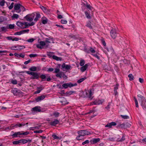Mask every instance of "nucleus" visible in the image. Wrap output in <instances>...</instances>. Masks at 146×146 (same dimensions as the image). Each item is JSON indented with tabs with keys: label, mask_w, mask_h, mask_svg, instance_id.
I'll return each mask as SVG.
<instances>
[{
	"label": "nucleus",
	"mask_w": 146,
	"mask_h": 146,
	"mask_svg": "<svg viewBox=\"0 0 146 146\" xmlns=\"http://www.w3.org/2000/svg\"><path fill=\"white\" fill-rule=\"evenodd\" d=\"M26 10V9L22 5H21V7L19 9V10L17 11L16 12L19 13L21 12V11H24Z\"/></svg>",
	"instance_id": "nucleus-26"
},
{
	"label": "nucleus",
	"mask_w": 146,
	"mask_h": 146,
	"mask_svg": "<svg viewBox=\"0 0 146 146\" xmlns=\"http://www.w3.org/2000/svg\"><path fill=\"white\" fill-rule=\"evenodd\" d=\"M74 92H75L74 91H70L69 92H67L66 93L64 92L63 93L64 94H65L66 96H68V95H70L74 93Z\"/></svg>",
	"instance_id": "nucleus-28"
},
{
	"label": "nucleus",
	"mask_w": 146,
	"mask_h": 146,
	"mask_svg": "<svg viewBox=\"0 0 146 146\" xmlns=\"http://www.w3.org/2000/svg\"><path fill=\"white\" fill-rule=\"evenodd\" d=\"M41 108L40 106H35L32 108L31 111L34 112H41V110L40 109Z\"/></svg>",
	"instance_id": "nucleus-18"
},
{
	"label": "nucleus",
	"mask_w": 146,
	"mask_h": 146,
	"mask_svg": "<svg viewBox=\"0 0 146 146\" xmlns=\"http://www.w3.org/2000/svg\"><path fill=\"white\" fill-rule=\"evenodd\" d=\"M46 77L47 78H46V81H51L52 79L50 76H48L49 75V74H46Z\"/></svg>",
	"instance_id": "nucleus-54"
},
{
	"label": "nucleus",
	"mask_w": 146,
	"mask_h": 146,
	"mask_svg": "<svg viewBox=\"0 0 146 146\" xmlns=\"http://www.w3.org/2000/svg\"><path fill=\"white\" fill-rule=\"evenodd\" d=\"M93 90V88H92L89 90L88 93L87 92H86V97L90 100H92L94 98V96H92L93 95L92 93V91Z\"/></svg>",
	"instance_id": "nucleus-7"
},
{
	"label": "nucleus",
	"mask_w": 146,
	"mask_h": 146,
	"mask_svg": "<svg viewBox=\"0 0 146 146\" xmlns=\"http://www.w3.org/2000/svg\"><path fill=\"white\" fill-rule=\"evenodd\" d=\"M5 1L4 0H2L0 2V5L1 6H3L5 4Z\"/></svg>",
	"instance_id": "nucleus-61"
},
{
	"label": "nucleus",
	"mask_w": 146,
	"mask_h": 146,
	"mask_svg": "<svg viewBox=\"0 0 146 146\" xmlns=\"http://www.w3.org/2000/svg\"><path fill=\"white\" fill-rule=\"evenodd\" d=\"M61 77H62L64 79H67L68 78L67 76H66L64 72H61Z\"/></svg>",
	"instance_id": "nucleus-50"
},
{
	"label": "nucleus",
	"mask_w": 146,
	"mask_h": 146,
	"mask_svg": "<svg viewBox=\"0 0 146 146\" xmlns=\"http://www.w3.org/2000/svg\"><path fill=\"white\" fill-rule=\"evenodd\" d=\"M60 113L56 111H55L53 113V115L54 116V117H58Z\"/></svg>",
	"instance_id": "nucleus-40"
},
{
	"label": "nucleus",
	"mask_w": 146,
	"mask_h": 146,
	"mask_svg": "<svg viewBox=\"0 0 146 146\" xmlns=\"http://www.w3.org/2000/svg\"><path fill=\"white\" fill-rule=\"evenodd\" d=\"M40 8L42 10L44 13L46 14H49L50 12V11L49 9H48L46 7L42 5L40 6Z\"/></svg>",
	"instance_id": "nucleus-13"
},
{
	"label": "nucleus",
	"mask_w": 146,
	"mask_h": 146,
	"mask_svg": "<svg viewBox=\"0 0 146 146\" xmlns=\"http://www.w3.org/2000/svg\"><path fill=\"white\" fill-rule=\"evenodd\" d=\"M61 67V69L63 70H69L72 68V67L70 65L66 64L64 63L62 64Z\"/></svg>",
	"instance_id": "nucleus-8"
},
{
	"label": "nucleus",
	"mask_w": 146,
	"mask_h": 146,
	"mask_svg": "<svg viewBox=\"0 0 146 146\" xmlns=\"http://www.w3.org/2000/svg\"><path fill=\"white\" fill-rule=\"evenodd\" d=\"M137 96L141 105L146 113V99L145 97L140 94H138Z\"/></svg>",
	"instance_id": "nucleus-1"
},
{
	"label": "nucleus",
	"mask_w": 146,
	"mask_h": 146,
	"mask_svg": "<svg viewBox=\"0 0 146 146\" xmlns=\"http://www.w3.org/2000/svg\"><path fill=\"white\" fill-rule=\"evenodd\" d=\"M12 17L13 18L17 19L19 17V15L17 14H13Z\"/></svg>",
	"instance_id": "nucleus-60"
},
{
	"label": "nucleus",
	"mask_w": 146,
	"mask_h": 146,
	"mask_svg": "<svg viewBox=\"0 0 146 146\" xmlns=\"http://www.w3.org/2000/svg\"><path fill=\"white\" fill-rule=\"evenodd\" d=\"M116 124L117 123L116 122H112L110 123H108L105 125V127H108L109 128H111V127L112 126H115L116 125Z\"/></svg>",
	"instance_id": "nucleus-16"
},
{
	"label": "nucleus",
	"mask_w": 146,
	"mask_h": 146,
	"mask_svg": "<svg viewBox=\"0 0 146 146\" xmlns=\"http://www.w3.org/2000/svg\"><path fill=\"white\" fill-rule=\"evenodd\" d=\"M43 132L42 130L40 129L38 130H35L34 131V133H41Z\"/></svg>",
	"instance_id": "nucleus-57"
},
{
	"label": "nucleus",
	"mask_w": 146,
	"mask_h": 146,
	"mask_svg": "<svg viewBox=\"0 0 146 146\" xmlns=\"http://www.w3.org/2000/svg\"><path fill=\"white\" fill-rule=\"evenodd\" d=\"M35 15V13H33L31 14H29L27 15L24 17V18L27 21H32L33 20Z\"/></svg>",
	"instance_id": "nucleus-5"
},
{
	"label": "nucleus",
	"mask_w": 146,
	"mask_h": 146,
	"mask_svg": "<svg viewBox=\"0 0 146 146\" xmlns=\"http://www.w3.org/2000/svg\"><path fill=\"white\" fill-rule=\"evenodd\" d=\"M84 13L86 17L88 19H91L92 17L91 16L90 12L89 10L86 11Z\"/></svg>",
	"instance_id": "nucleus-19"
},
{
	"label": "nucleus",
	"mask_w": 146,
	"mask_h": 146,
	"mask_svg": "<svg viewBox=\"0 0 146 146\" xmlns=\"http://www.w3.org/2000/svg\"><path fill=\"white\" fill-rule=\"evenodd\" d=\"M18 45L19 46L17 47L18 50H21L25 48V46H21L19 45Z\"/></svg>",
	"instance_id": "nucleus-43"
},
{
	"label": "nucleus",
	"mask_w": 146,
	"mask_h": 146,
	"mask_svg": "<svg viewBox=\"0 0 146 146\" xmlns=\"http://www.w3.org/2000/svg\"><path fill=\"white\" fill-rule=\"evenodd\" d=\"M101 41L102 43V44L104 46H106V43L105 42V40L104 38H102L101 39Z\"/></svg>",
	"instance_id": "nucleus-49"
},
{
	"label": "nucleus",
	"mask_w": 146,
	"mask_h": 146,
	"mask_svg": "<svg viewBox=\"0 0 146 146\" xmlns=\"http://www.w3.org/2000/svg\"><path fill=\"white\" fill-rule=\"evenodd\" d=\"M11 82L13 84H16L17 83V81L16 80H12L11 81Z\"/></svg>",
	"instance_id": "nucleus-55"
},
{
	"label": "nucleus",
	"mask_w": 146,
	"mask_h": 146,
	"mask_svg": "<svg viewBox=\"0 0 146 146\" xmlns=\"http://www.w3.org/2000/svg\"><path fill=\"white\" fill-rule=\"evenodd\" d=\"M89 64V63L86 64L84 66H82L81 67V71L82 72H84L88 68V66Z\"/></svg>",
	"instance_id": "nucleus-20"
},
{
	"label": "nucleus",
	"mask_w": 146,
	"mask_h": 146,
	"mask_svg": "<svg viewBox=\"0 0 146 146\" xmlns=\"http://www.w3.org/2000/svg\"><path fill=\"white\" fill-rule=\"evenodd\" d=\"M29 131H26L24 132L23 131H18L14 133L13 134L11 135V136L13 138H17L20 137V135H27L29 134Z\"/></svg>",
	"instance_id": "nucleus-2"
},
{
	"label": "nucleus",
	"mask_w": 146,
	"mask_h": 146,
	"mask_svg": "<svg viewBox=\"0 0 146 146\" xmlns=\"http://www.w3.org/2000/svg\"><path fill=\"white\" fill-rule=\"evenodd\" d=\"M125 124L124 123L120 124L117 126V128H125Z\"/></svg>",
	"instance_id": "nucleus-29"
},
{
	"label": "nucleus",
	"mask_w": 146,
	"mask_h": 146,
	"mask_svg": "<svg viewBox=\"0 0 146 146\" xmlns=\"http://www.w3.org/2000/svg\"><path fill=\"white\" fill-rule=\"evenodd\" d=\"M19 46V45H17L16 46H12L11 47V49L13 50H18V48H17Z\"/></svg>",
	"instance_id": "nucleus-35"
},
{
	"label": "nucleus",
	"mask_w": 146,
	"mask_h": 146,
	"mask_svg": "<svg viewBox=\"0 0 146 146\" xmlns=\"http://www.w3.org/2000/svg\"><path fill=\"white\" fill-rule=\"evenodd\" d=\"M121 117L123 119H128L129 118V117L127 115H121Z\"/></svg>",
	"instance_id": "nucleus-52"
},
{
	"label": "nucleus",
	"mask_w": 146,
	"mask_h": 146,
	"mask_svg": "<svg viewBox=\"0 0 146 146\" xmlns=\"http://www.w3.org/2000/svg\"><path fill=\"white\" fill-rule=\"evenodd\" d=\"M90 142V141L89 140H87L85 141H84L82 143V144L83 145H84L86 144H88L89 143V142Z\"/></svg>",
	"instance_id": "nucleus-62"
},
{
	"label": "nucleus",
	"mask_w": 146,
	"mask_h": 146,
	"mask_svg": "<svg viewBox=\"0 0 146 146\" xmlns=\"http://www.w3.org/2000/svg\"><path fill=\"white\" fill-rule=\"evenodd\" d=\"M77 133L82 136H84L85 135H88L91 134V133L86 130H81L78 131Z\"/></svg>",
	"instance_id": "nucleus-6"
},
{
	"label": "nucleus",
	"mask_w": 146,
	"mask_h": 146,
	"mask_svg": "<svg viewBox=\"0 0 146 146\" xmlns=\"http://www.w3.org/2000/svg\"><path fill=\"white\" fill-rule=\"evenodd\" d=\"M48 44L46 45V43L44 41H40V42L39 44H37L36 45V46L37 48H39L40 49H42V47L41 46H43L46 45V47L47 48L48 46Z\"/></svg>",
	"instance_id": "nucleus-9"
},
{
	"label": "nucleus",
	"mask_w": 146,
	"mask_h": 146,
	"mask_svg": "<svg viewBox=\"0 0 146 146\" xmlns=\"http://www.w3.org/2000/svg\"><path fill=\"white\" fill-rule=\"evenodd\" d=\"M86 78H87L86 77L80 78L77 81V82L79 84L80 83L86 79Z\"/></svg>",
	"instance_id": "nucleus-32"
},
{
	"label": "nucleus",
	"mask_w": 146,
	"mask_h": 146,
	"mask_svg": "<svg viewBox=\"0 0 146 146\" xmlns=\"http://www.w3.org/2000/svg\"><path fill=\"white\" fill-rule=\"evenodd\" d=\"M28 124V123H25L24 122H22L21 123H20L19 122H18L15 124H12L11 126V127L12 129H14L15 128H17L18 127L20 128L22 127H23L26 124Z\"/></svg>",
	"instance_id": "nucleus-4"
},
{
	"label": "nucleus",
	"mask_w": 146,
	"mask_h": 146,
	"mask_svg": "<svg viewBox=\"0 0 146 146\" xmlns=\"http://www.w3.org/2000/svg\"><path fill=\"white\" fill-rule=\"evenodd\" d=\"M60 122V121L57 119H55L53 121L50 122L49 123L50 125L56 126V125Z\"/></svg>",
	"instance_id": "nucleus-14"
},
{
	"label": "nucleus",
	"mask_w": 146,
	"mask_h": 146,
	"mask_svg": "<svg viewBox=\"0 0 146 146\" xmlns=\"http://www.w3.org/2000/svg\"><path fill=\"white\" fill-rule=\"evenodd\" d=\"M21 5L20 4H16L14 5V9L15 10H19L20 8Z\"/></svg>",
	"instance_id": "nucleus-21"
},
{
	"label": "nucleus",
	"mask_w": 146,
	"mask_h": 146,
	"mask_svg": "<svg viewBox=\"0 0 146 146\" xmlns=\"http://www.w3.org/2000/svg\"><path fill=\"white\" fill-rule=\"evenodd\" d=\"M24 25H25L24 27H23V29L29 27V23L28 24L27 22H23Z\"/></svg>",
	"instance_id": "nucleus-58"
},
{
	"label": "nucleus",
	"mask_w": 146,
	"mask_h": 146,
	"mask_svg": "<svg viewBox=\"0 0 146 146\" xmlns=\"http://www.w3.org/2000/svg\"><path fill=\"white\" fill-rule=\"evenodd\" d=\"M29 70L32 71H36V67L35 66H33L30 68Z\"/></svg>",
	"instance_id": "nucleus-46"
},
{
	"label": "nucleus",
	"mask_w": 146,
	"mask_h": 146,
	"mask_svg": "<svg viewBox=\"0 0 146 146\" xmlns=\"http://www.w3.org/2000/svg\"><path fill=\"white\" fill-rule=\"evenodd\" d=\"M13 143L14 145H17L18 144H19L21 143V142L20 140H19L18 141H13Z\"/></svg>",
	"instance_id": "nucleus-48"
},
{
	"label": "nucleus",
	"mask_w": 146,
	"mask_h": 146,
	"mask_svg": "<svg viewBox=\"0 0 146 146\" xmlns=\"http://www.w3.org/2000/svg\"><path fill=\"white\" fill-rule=\"evenodd\" d=\"M37 88H38V89H40V90H36V91L35 92V94H36L39 93H40V92L42 90V88L40 87H37Z\"/></svg>",
	"instance_id": "nucleus-59"
},
{
	"label": "nucleus",
	"mask_w": 146,
	"mask_h": 146,
	"mask_svg": "<svg viewBox=\"0 0 146 146\" xmlns=\"http://www.w3.org/2000/svg\"><path fill=\"white\" fill-rule=\"evenodd\" d=\"M0 28L1 29V32L3 31V32H6L7 31V29H7V26L6 27H1Z\"/></svg>",
	"instance_id": "nucleus-38"
},
{
	"label": "nucleus",
	"mask_w": 146,
	"mask_h": 146,
	"mask_svg": "<svg viewBox=\"0 0 146 146\" xmlns=\"http://www.w3.org/2000/svg\"><path fill=\"white\" fill-rule=\"evenodd\" d=\"M22 33V34L25 33H28L29 31V29H25L21 31Z\"/></svg>",
	"instance_id": "nucleus-63"
},
{
	"label": "nucleus",
	"mask_w": 146,
	"mask_h": 146,
	"mask_svg": "<svg viewBox=\"0 0 146 146\" xmlns=\"http://www.w3.org/2000/svg\"><path fill=\"white\" fill-rule=\"evenodd\" d=\"M89 52L90 53L91 52L92 54H94L96 51L93 48L91 47L89 49Z\"/></svg>",
	"instance_id": "nucleus-37"
},
{
	"label": "nucleus",
	"mask_w": 146,
	"mask_h": 146,
	"mask_svg": "<svg viewBox=\"0 0 146 146\" xmlns=\"http://www.w3.org/2000/svg\"><path fill=\"white\" fill-rule=\"evenodd\" d=\"M11 92L15 96L19 97H22L23 96V93L17 88H13L11 90Z\"/></svg>",
	"instance_id": "nucleus-3"
},
{
	"label": "nucleus",
	"mask_w": 146,
	"mask_h": 146,
	"mask_svg": "<svg viewBox=\"0 0 146 146\" xmlns=\"http://www.w3.org/2000/svg\"><path fill=\"white\" fill-rule=\"evenodd\" d=\"M38 56V54H30V55H29V56H30V57L31 58H32V57L34 58V57H37Z\"/></svg>",
	"instance_id": "nucleus-51"
},
{
	"label": "nucleus",
	"mask_w": 146,
	"mask_h": 146,
	"mask_svg": "<svg viewBox=\"0 0 146 146\" xmlns=\"http://www.w3.org/2000/svg\"><path fill=\"white\" fill-rule=\"evenodd\" d=\"M39 74H40L39 73L33 72L32 75V76L31 77V79H38L39 77Z\"/></svg>",
	"instance_id": "nucleus-12"
},
{
	"label": "nucleus",
	"mask_w": 146,
	"mask_h": 146,
	"mask_svg": "<svg viewBox=\"0 0 146 146\" xmlns=\"http://www.w3.org/2000/svg\"><path fill=\"white\" fill-rule=\"evenodd\" d=\"M116 30L115 29H113L110 31V35L111 37L113 39H115L117 36Z\"/></svg>",
	"instance_id": "nucleus-10"
},
{
	"label": "nucleus",
	"mask_w": 146,
	"mask_h": 146,
	"mask_svg": "<svg viewBox=\"0 0 146 146\" xmlns=\"http://www.w3.org/2000/svg\"><path fill=\"white\" fill-rule=\"evenodd\" d=\"M134 99L135 102V106L137 108L139 107L138 102L136 98L135 97H134Z\"/></svg>",
	"instance_id": "nucleus-41"
},
{
	"label": "nucleus",
	"mask_w": 146,
	"mask_h": 146,
	"mask_svg": "<svg viewBox=\"0 0 146 146\" xmlns=\"http://www.w3.org/2000/svg\"><path fill=\"white\" fill-rule=\"evenodd\" d=\"M39 77L41 78L42 81H45V79L46 77L45 75L42 74L40 76H39Z\"/></svg>",
	"instance_id": "nucleus-31"
},
{
	"label": "nucleus",
	"mask_w": 146,
	"mask_h": 146,
	"mask_svg": "<svg viewBox=\"0 0 146 146\" xmlns=\"http://www.w3.org/2000/svg\"><path fill=\"white\" fill-rule=\"evenodd\" d=\"M54 53L53 52H47V55L50 58H53V56L54 55Z\"/></svg>",
	"instance_id": "nucleus-25"
},
{
	"label": "nucleus",
	"mask_w": 146,
	"mask_h": 146,
	"mask_svg": "<svg viewBox=\"0 0 146 146\" xmlns=\"http://www.w3.org/2000/svg\"><path fill=\"white\" fill-rule=\"evenodd\" d=\"M68 37L70 38H73L75 39H76L78 38L76 35H74L72 34H70L68 35Z\"/></svg>",
	"instance_id": "nucleus-33"
},
{
	"label": "nucleus",
	"mask_w": 146,
	"mask_h": 146,
	"mask_svg": "<svg viewBox=\"0 0 146 146\" xmlns=\"http://www.w3.org/2000/svg\"><path fill=\"white\" fill-rule=\"evenodd\" d=\"M85 63V61L84 60L81 59L80 62V66H83Z\"/></svg>",
	"instance_id": "nucleus-42"
},
{
	"label": "nucleus",
	"mask_w": 146,
	"mask_h": 146,
	"mask_svg": "<svg viewBox=\"0 0 146 146\" xmlns=\"http://www.w3.org/2000/svg\"><path fill=\"white\" fill-rule=\"evenodd\" d=\"M62 89L63 88H64V89H66L68 87V83H64L62 85Z\"/></svg>",
	"instance_id": "nucleus-56"
},
{
	"label": "nucleus",
	"mask_w": 146,
	"mask_h": 146,
	"mask_svg": "<svg viewBox=\"0 0 146 146\" xmlns=\"http://www.w3.org/2000/svg\"><path fill=\"white\" fill-rule=\"evenodd\" d=\"M21 143L23 144H25L27 143V140L25 139H20Z\"/></svg>",
	"instance_id": "nucleus-45"
},
{
	"label": "nucleus",
	"mask_w": 146,
	"mask_h": 146,
	"mask_svg": "<svg viewBox=\"0 0 146 146\" xmlns=\"http://www.w3.org/2000/svg\"><path fill=\"white\" fill-rule=\"evenodd\" d=\"M95 101L96 102V105H99L100 104H102L103 102L104 101V100L102 99L101 100H96Z\"/></svg>",
	"instance_id": "nucleus-27"
},
{
	"label": "nucleus",
	"mask_w": 146,
	"mask_h": 146,
	"mask_svg": "<svg viewBox=\"0 0 146 146\" xmlns=\"http://www.w3.org/2000/svg\"><path fill=\"white\" fill-rule=\"evenodd\" d=\"M100 141V139L99 138H93L90 141V142L91 144H94L96 143H97Z\"/></svg>",
	"instance_id": "nucleus-15"
},
{
	"label": "nucleus",
	"mask_w": 146,
	"mask_h": 146,
	"mask_svg": "<svg viewBox=\"0 0 146 146\" xmlns=\"http://www.w3.org/2000/svg\"><path fill=\"white\" fill-rule=\"evenodd\" d=\"M36 17L35 18L34 20V21H37L38 20V19L40 18V15L39 12L36 13Z\"/></svg>",
	"instance_id": "nucleus-22"
},
{
	"label": "nucleus",
	"mask_w": 146,
	"mask_h": 146,
	"mask_svg": "<svg viewBox=\"0 0 146 146\" xmlns=\"http://www.w3.org/2000/svg\"><path fill=\"white\" fill-rule=\"evenodd\" d=\"M7 29H13L15 27V25L14 24H10L9 25H7Z\"/></svg>",
	"instance_id": "nucleus-36"
},
{
	"label": "nucleus",
	"mask_w": 146,
	"mask_h": 146,
	"mask_svg": "<svg viewBox=\"0 0 146 146\" xmlns=\"http://www.w3.org/2000/svg\"><path fill=\"white\" fill-rule=\"evenodd\" d=\"M5 18L3 16H0V23L5 21Z\"/></svg>",
	"instance_id": "nucleus-53"
},
{
	"label": "nucleus",
	"mask_w": 146,
	"mask_h": 146,
	"mask_svg": "<svg viewBox=\"0 0 146 146\" xmlns=\"http://www.w3.org/2000/svg\"><path fill=\"white\" fill-rule=\"evenodd\" d=\"M128 77L129 78V80L130 81H132L133 80L134 78L133 76V75L131 74H129L128 75Z\"/></svg>",
	"instance_id": "nucleus-39"
},
{
	"label": "nucleus",
	"mask_w": 146,
	"mask_h": 146,
	"mask_svg": "<svg viewBox=\"0 0 146 146\" xmlns=\"http://www.w3.org/2000/svg\"><path fill=\"white\" fill-rule=\"evenodd\" d=\"M16 24L18 26L22 29H23L24 25L23 22H21L18 21L17 23Z\"/></svg>",
	"instance_id": "nucleus-23"
},
{
	"label": "nucleus",
	"mask_w": 146,
	"mask_h": 146,
	"mask_svg": "<svg viewBox=\"0 0 146 146\" xmlns=\"http://www.w3.org/2000/svg\"><path fill=\"white\" fill-rule=\"evenodd\" d=\"M60 22L61 23L63 24H66L67 23V21L64 19H61Z\"/></svg>",
	"instance_id": "nucleus-64"
},
{
	"label": "nucleus",
	"mask_w": 146,
	"mask_h": 146,
	"mask_svg": "<svg viewBox=\"0 0 146 146\" xmlns=\"http://www.w3.org/2000/svg\"><path fill=\"white\" fill-rule=\"evenodd\" d=\"M46 97V96L42 95L40 96H38L35 98L36 102H38L44 99Z\"/></svg>",
	"instance_id": "nucleus-11"
},
{
	"label": "nucleus",
	"mask_w": 146,
	"mask_h": 146,
	"mask_svg": "<svg viewBox=\"0 0 146 146\" xmlns=\"http://www.w3.org/2000/svg\"><path fill=\"white\" fill-rule=\"evenodd\" d=\"M53 59L56 61H61L62 59L61 57H58L55 55L53 56Z\"/></svg>",
	"instance_id": "nucleus-30"
},
{
	"label": "nucleus",
	"mask_w": 146,
	"mask_h": 146,
	"mask_svg": "<svg viewBox=\"0 0 146 146\" xmlns=\"http://www.w3.org/2000/svg\"><path fill=\"white\" fill-rule=\"evenodd\" d=\"M91 22L90 21H88L86 25V26L88 27L90 29H92L93 28L92 27L91 25Z\"/></svg>",
	"instance_id": "nucleus-24"
},
{
	"label": "nucleus",
	"mask_w": 146,
	"mask_h": 146,
	"mask_svg": "<svg viewBox=\"0 0 146 146\" xmlns=\"http://www.w3.org/2000/svg\"><path fill=\"white\" fill-rule=\"evenodd\" d=\"M41 21L43 24H45L47 23L48 21V19H41Z\"/></svg>",
	"instance_id": "nucleus-47"
},
{
	"label": "nucleus",
	"mask_w": 146,
	"mask_h": 146,
	"mask_svg": "<svg viewBox=\"0 0 146 146\" xmlns=\"http://www.w3.org/2000/svg\"><path fill=\"white\" fill-rule=\"evenodd\" d=\"M125 134H123L122 137L121 139H118V141L119 142H122L125 140Z\"/></svg>",
	"instance_id": "nucleus-34"
},
{
	"label": "nucleus",
	"mask_w": 146,
	"mask_h": 146,
	"mask_svg": "<svg viewBox=\"0 0 146 146\" xmlns=\"http://www.w3.org/2000/svg\"><path fill=\"white\" fill-rule=\"evenodd\" d=\"M98 54L99 55V54L98 53L96 52V54H92V55L94 57L97 58L99 60L100 59V57L98 56Z\"/></svg>",
	"instance_id": "nucleus-44"
},
{
	"label": "nucleus",
	"mask_w": 146,
	"mask_h": 146,
	"mask_svg": "<svg viewBox=\"0 0 146 146\" xmlns=\"http://www.w3.org/2000/svg\"><path fill=\"white\" fill-rule=\"evenodd\" d=\"M114 92L115 95L116 96L117 95L118 93L117 92V90L118 89L119 87V84L118 83H117L114 86Z\"/></svg>",
	"instance_id": "nucleus-17"
}]
</instances>
